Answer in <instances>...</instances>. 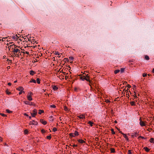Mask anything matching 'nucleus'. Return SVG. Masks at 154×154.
I'll use <instances>...</instances> for the list:
<instances>
[{
    "mask_svg": "<svg viewBox=\"0 0 154 154\" xmlns=\"http://www.w3.org/2000/svg\"><path fill=\"white\" fill-rule=\"evenodd\" d=\"M89 76L88 75H86V77L84 76V77L81 76L80 77V79L82 81H84V80H86L87 81H90L89 79H88Z\"/></svg>",
    "mask_w": 154,
    "mask_h": 154,
    "instance_id": "obj_1",
    "label": "nucleus"
},
{
    "mask_svg": "<svg viewBox=\"0 0 154 154\" xmlns=\"http://www.w3.org/2000/svg\"><path fill=\"white\" fill-rule=\"evenodd\" d=\"M33 94L32 92H30V93H29L28 94V95L27 96V98L28 100L29 101H31L32 100V98L31 95H32Z\"/></svg>",
    "mask_w": 154,
    "mask_h": 154,
    "instance_id": "obj_2",
    "label": "nucleus"
},
{
    "mask_svg": "<svg viewBox=\"0 0 154 154\" xmlns=\"http://www.w3.org/2000/svg\"><path fill=\"white\" fill-rule=\"evenodd\" d=\"M37 125L38 124V122H37L33 120L32 122H30V125Z\"/></svg>",
    "mask_w": 154,
    "mask_h": 154,
    "instance_id": "obj_3",
    "label": "nucleus"
},
{
    "mask_svg": "<svg viewBox=\"0 0 154 154\" xmlns=\"http://www.w3.org/2000/svg\"><path fill=\"white\" fill-rule=\"evenodd\" d=\"M25 104H28L30 106L33 105V103L32 102H30L27 101H24L23 102Z\"/></svg>",
    "mask_w": 154,
    "mask_h": 154,
    "instance_id": "obj_4",
    "label": "nucleus"
},
{
    "mask_svg": "<svg viewBox=\"0 0 154 154\" xmlns=\"http://www.w3.org/2000/svg\"><path fill=\"white\" fill-rule=\"evenodd\" d=\"M140 125L142 127L145 126L146 125L145 124L142 120H141L140 119Z\"/></svg>",
    "mask_w": 154,
    "mask_h": 154,
    "instance_id": "obj_5",
    "label": "nucleus"
},
{
    "mask_svg": "<svg viewBox=\"0 0 154 154\" xmlns=\"http://www.w3.org/2000/svg\"><path fill=\"white\" fill-rule=\"evenodd\" d=\"M78 117L80 119H84L85 118V116L83 114L81 115L78 116Z\"/></svg>",
    "mask_w": 154,
    "mask_h": 154,
    "instance_id": "obj_6",
    "label": "nucleus"
},
{
    "mask_svg": "<svg viewBox=\"0 0 154 154\" xmlns=\"http://www.w3.org/2000/svg\"><path fill=\"white\" fill-rule=\"evenodd\" d=\"M20 50L18 49H14L13 51V52L14 53H17L18 52H19V53H20Z\"/></svg>",
    "mask_w": 154,
    "mask_h": 154,
    "instance_id": "obj_7",
    "label": "nucleus"
},
{
    "mask_svg": "<svg viewBox=\"0 0 154 154\" xmlns=\"http://www.w3.org/2000/svg\"><path fill=\"white\" fill-rule=\"evenodd\" d=\"M40 122L43 125H45L47 123L46 122L44 121L43 119H41L40 120Z\"/></svg>",
    "mask_w": 154,
    "mask_h": 154,
    "instance_id": "obj_8",
    "label": "nucleus"
},
{
    "mask_svg": "<svg viewBox=\"0 0 154 154\" xmlns=\"http://www.w3.org/2000/svg\"><path fill=\"white\" fill-rule=\"evenodd\" d=\"M17 89L20 91H23L24 89L22 87H20L18 88H17Z\"/></svg>",
    "mask_w": 154,
    "mask_h": 154,
    "instance_id": "obj_9",
    "label": "nucleus"
},
{
    "mask_svg": "<svg viewBox=\"0 0 154 154\" xmlns=\"http://www.w3.org/2000/svg\"><path fill=\"white\" fill-rule=\"evenodd\" d=\"M32 113H33L34 115H36L37 113V110L35 109H34L33 110V112Z\"/></svg>",
    "mask_w": 154,
    "mask_h": 154,
    "instance_id": "obj_10",
    "label": "nucleus"
},
{
    "mask_svg": "<svg viewBox=\"0 0 154 154\" xmlns=\"http://www.w3.org/2000/svg\"><path fill=\"white\" fill-rule=\"evenodd\" d=\"M78 141L80 143H85V142L82 140V139H79L78 140Z\"/></svg>",
    "mask_w": 154,
    "mask_h": 154,
    "instance_id": "obj_11",
    "label": "nucleus"
},
{
    "mask_svg": "<svg viewBox=\"0 0 154 154\" xmlns=\"http://www.w3.org/2000/svg\"><path fill=\"white\" fill-rule=\"evenodd\" d=\"M18 37L17 36V35H15L13 36V38L15 40H17L18 38Z\"/></svg>",
    "mask_w": 154,
    "mask_h": 154,
    "instance_id": "obj_12",
    "label": "nucleus"
},
{
    "mask_svg": "<svg viewBox=\"0 0 154 154\" xmlns=\"http://www.w3.org/2000/svg\"><path fill=\"white\" fill-rule=\"evenodd\" d=\"M120 133H121L123 135V136L125 137V138L127 140H128V137L125 134L122 133L121 132H120Z\"/></svg>",
    "mask_w": 154,
    "mask_h": 154,
    "instance_id": "obj_13",
    "label": "nucleus"
},
{
    "mask_svg": "<svg viewBox=\"0 0 154 154\" xmlns=\"http://www.w3.org/2000/svg\"><path fill=\"white\" fill-rule=\"evenodd\" d=\"M145 59L147 60H149V58L148 56L146 55L145 56Z\"/></svg>",
    "mask_w": 154,
    "mask_h": 154,
    "instance_id": "obj_14",
    "label": "nucleus"
},
{
    "mask_svg": "<svg viewBox=\"0 0 154 154\" xmlns=\"http://www.w3.org/2000/svg\"><path fill=\"white\" fill-rule=\"evenodd\" d=\"M53 89L54 91H56L58 89V88L56 86H54L53 88Z\"/></svg>",
    "mask_w": 154,
    "mask_h": 154,
    "instance_id": "obj_15",
    "label": "nucleus"
},
{
    "mask_svg": "<svg viewBox=\"0 0 154 154\" xmlns=\"http://www.w3.org/2000/svg\"><path fill=\"white\" fill-rule=\"evenodd\" d=\"M35 72L34 71H32V70H31L30 71V74L31 75H33L35 73Z\"/></svg>",
    "mask_w": 154,
    "mask_h": 154,
    "instance_id": "obj_16",
    "label": "nucleus"
},
{
    "mask_svg": "<svg viewBox=\"0 0 154 154\" xmlns=\"http://www.w3.org/2000/svg\"><path fill=\"white\" fill-rule=\"evenodd\" d=\"M150 142L151 143H154V140L153 138H151L150 140Z\"/></svg>",
    "mask_w": 154,
    "mask_h": 154,
    "instance_id": "obj_17",
    "label": "nucleus"
},
{
    "mask_svg": "<svg viewBox=\"0 0 154 154\" xmlns=\"http://www.w3.org/2000/svg\"><path fill=\"white\" fill-rule=\"evenodd\" d=\"M120 70L119 69L116 70L114 71V73L115 74H116L118 73V72H120Z\"/></svg>",
    "mask_w": 154,
    "mask_h": 154,
    "instance_id": "obj_18",
    "label": "nucleus"
},
{
    "mask_svg": "<svg viewBox=\"0 0 154 154\" xmlns=\"http://www.w3.org/2000/svg\"><path fill=\"white\" fill-rule=\"evenodd\" d=\"M29 82H33L34 83H36V81L35 80L33 79H31V81H30Z\"/></svg>",
    "mask_w": 154,
    "mask_h": 154,
    "instance_id": "obj_19",
    "label": "nucleus"
},
{
    "mask_svg": "<svg viewBox=\"0 0 154 154\" xmlns=\"http://www.w3.org/2000/svg\"><path fill=\"white\" fill-rule=\"evenodd\" d=\"M88 124H89L91 126H92L93 123L91 121H90L88 122Z\"/></svg>",
    "mask_w": 154,
    "mask_h": 154,
    "instance_id": "obj_20",
    "label": "nucleus"
},
{
    "mask_svg": "<svg viewBox=\"0 0 154 154\" xmlns=\"http://www.w3.org/2000/svg\"><path fill=\"white\" fill-rule=\"evenodd\" d=\"M144 149H145V150L147 152H149V149L147 147H144Z\"/></svg>",
    "mask_w": 154,
    "mask_h": 154,
    "instance_id": "obj_21",
    "label": "nucleus"
},
{
    "mask_svg": "<svg viewBox=\"0 0 154 154\" xmlns=\"http://www.w3.org/2000/svg\"><path fill=\"white\" fill-rule=\"evenodd\" d=\"M110 150L111 152L112 153H114L115 152V150L113 148H111Z\"/></svg>",
    "mask_w": 154,
    "mask_h": 154,
    "instance_id": "obj_22",
    "label": "nucleus"
},
{
    "mask_svg": "<svg viewBox=\"0 0 154 154\" xmlns=\"http://www.w3.org/2000/svg\"><path fill=\"white\" fill-rule=\"evenodd\" d=\"M43 112H44V111H43L42 110H39V111L38 113L39 114H41L42 113H43Z\"/></svg>",
    "mask_w": 154,
    "mask_h": 154,
    "instance_id": "obj_23",
    "label": "nucleus"
},
{
    "mask_svg": "<svg viewBox=\"0 0 154 154\" xmlns=\"http://www.w3.org/2000/svg\"><path fill=\"white\" fill-rule=\"evenodd\" d=\"M74 134L75 136H77L79 135L78 132L76 131L75 132Z\"/></svg>",
    "mask_w": 154,
    "mask_h": 154,
    "instance_id": "obj_24",
    "label": "nucleus"
},
{
    "mask_svg": "<svg viewBox=\"0 0 154 154\" xmlns=\"http://www.w3.org/2000/svg\"><path fill=\"white\" fill-rule=\"evenodd\" d=\"M24 132V133L25 134H27L28 133V131L26 129L25 130Z\"/></svg>",
    "mask_w": 154,
    "mask_h": 154,
    "instance_id": "obj_25",
    "label": "nucleus"
},
{
    "mask_svg": "<svg viewBox=\"0 0 154 154\" xmlns=\"http://www.w3.org/2000/svg\"><path fill=\"white\" fill-rule=\"evenodd\" d=\"M53 131L54 132H55L57 131V129L56 128L54 127L53 128Z\"/></svg>",
    "mask_w": 154,
    "mask_h": 154,
    "instance_id": "obj_26",
    "label": "nucleus"
},
{
    "mask_svg": "<svg viewBox=\"0 0 154 154\" xmlns=\"http://www.w3.org/2000/svg\"><path fill=\"white\" fill-rule=\"evenodd\" d=\"M124 69H125L124 68H121V70H120L121 72V73L123 72L124 71Z\"/></svg>",
    "mask_w": 154,
    "mask_h": 154,
    "instance_id": "obj_27",
    "label": "nucleus"
},
{
    "mask_svg": "<svg viewBox=\"0 0 154 154\" xmlns=\"http://www.w3.org/2000/svg\"><path fill=\"white\" fill-rule=\"evenodd\" d=\"M6 111L8 113H10L12 112L11 111H10L9 109H6Z\"/></svg>",
    "mask_w": 154,
    "mask_h": 154,
    "instance_id": "obj_28",
    "label": "nucleus"
},
{
    "mask_svg": "<svg viewBox=\"0 0 154 154\" xmlns=\"http://www.w3.org/2000/svg\"><path fill=\"white\" fill-rule=\"evenodd\" d=\"M54 54L55 55H59L60 54H59V53L58 52H57V51H55V52H54Z\"/></svg>",
    "mask_w": 154,
    "mask_h": 154,
    "instance_id": "obj_29",
    "label": "nucleus"
},
{
    "mask_svg": "<svg viewBox=\"0 0 154 154\" xmlns=\"http://www.w3.org/2000/svg\"><path fill=\"white\" fill-rule=\"evenodd\" d=\"M111 131H112V134H115V132H114V130L113 129H111Z\"/></svg>",
    "mask_w": 154,
    "mask_h": 154,
    "instance_id": "obj_30",
    "label": "nucleus"
},
{
    "mask_svg": "<svg viewBox=\"0 0 154 154\" xmlns=\"http://www.w3.org/2000/svg\"><path fill=\"white\" fill-rule=\"evenodd\" d=\"M128 154H132V152H131V150H128Z\"/></svg>",
    "mask_w": 154,
    "mask_h": 154,
    "instance_id": "obj_31",
    "label": "nucleus"
},
{
    "mask_svg": "<svg viewBox=\"0 0 154 154\" xmlns=\"http://www.w3.org/2000/svg\"><path fill=\"white\" fill-rule=\"evenodd\" d=\"M50 107H52V108H55L56 107V106L55 105H51L50 106Z\"/></svg>",
    "mask_w": 154,
    "mask_h": 154,
    "instance_id": "obj_32",
    "label": "nucleus"
},
{
    "mask_svg": "<svg viewBox=\"0 0 154 154\" xmlns=\"http://www.w3.org/2000/svg\"><path fill=\"white\" fill-rule=\"evenodd\" d=\"M37 82L38 83V84L40 83V80L38 79V78L37 79Z\"/></svg>",
    "mask_w": 154,
    "mask_h": 154,
    "instance_id": "obj_33",
    "label": "nucleus"
},
{
    "mask_svg": "<svg viewBox=\"0 0 154 154\" xmlns=\"http://www.w3.org/2000/svg\"><path fill=\"white\" fill-rule=\"evenodd\" d=\"M41 132H42V133H45V130H44L42 129L41 130Z\"/></svg>",
    "mask_w": 154,
    "mask_h": 154,
    "instance_id": "obj_34",
    "label": "nucleus"
},
{
    "mask_svg": "<svg viewBox=\"0 0 154 154\" xmlns=\"http://www.w3.org/2000/svg\"><path fill=\"white\" fill-rule=\"evenodd\" d=\"M147 75V74L146 73H143V77H145Z\"/></svg>",
    "mask_w": 154,
    "mask_h": 154,
    "instance_id": "obj_35",
    "label": "nucleus"
},
{
    "mask_svg": "<svg viewBox=\"0 0 154 154\" xmlns=\"http://www.w3.org/2000/svg\"><path fill=\"white\" fill-rule=\"evenodd\" d=\"M51 137L50 136H47V138L48 139H50Z\"/></svg>",
    "mask_w": 154,
    "mask_h": 154,
    "instance_id": "obj_36",
    "label": "nucleus"
},
{
    "mask_svg": "<svg viewBox=\"0 0 154 154\" xmlns=\"http://www.w3.org/2000/svg\"><path fill=\"white\" fill-rule=\"evenodd\" d=\"M23 92L24 93V91H20V92L19 93V94H22V93Z\"/></svg>",
    "mask_w": 154,
    "mask_h": 154,
    "instance_id": "obj_37",
    "label": "nucleus"
},
{
    "mask_svg": "<svg viewBox=\"0 0 154 154\" xmlns=\"http://www.w3.org/2000/svg\"><path fill=\"white\" fill-rule=\"evenodd\" d=\"M0 115L1 116H6V115L5 114H4L2 113H0Z\"/></svg>",
    "mask_w": 154,
    "mask_h": 154,
    "instance_id": "obj_38",
    "label": "nucleus"
},
{
    "mask_svg": "<svg viewBox=\"0 0 154 154\" xmlns=\"http://www.w3.org/2000/svg\"><path fill=\"white\" fill-rule=\"evenodd\" d=\"M31 114L32 117H35V115H34L33 113H31Z\"/></svg>",
    "mask_w": 154,
    "mask_h": 154,
    "instance_id": "obj_39",
    "label": "nucleus"
},
{
    "mask_svg": "<svg viewBox=\"0 0 154 154\" xmlns=\"http://www.w3.org/2000/svg\"><path fill=\"white\" fill-rule=\"evenodd\" d=\"M70 135L72 137H74V136L73 135V134L72 133H70Z\"/></svg>",
    "mask_w": 154,
    "mask_h": 154,
    "instance_id": "obj_40",
    "label": "nucleus"
},
{
    "mask_svg": "<svg viewBox=\"0 0 154 154\" xmlns=\"http://www.w3.org/2000/svg\"><path fill=\"white\" fill-rule=\"evenodd\" d=\"M69 58L72 60H73V58L72 57H69Z\"/></svg>",
    "mask_w": 154,
    "mask_h": 154,
    "instance_id": "obj_41",
    "label": "nucleus"
},
{
    "mask_svg": "<svg viewBox=\"0 0 154 154\" xmlns=\"http://www.w3.org/2000/svg\"><path fill=\"white\" fill-rule=\"evenodd\" d=\"M8 85L9 86H11V84L10 82H9L8 83Z\"/></svg>",
    "mask_w": 154,
    "mask_h": 154,
    "instance_id": "obj_42",
    "label": "nucleus"
},
{
    "mask_svg": "<svg viewBox=\"0 0 154 154\" xmlns=\"http://www.w3.org/2000/svg\"><path fill=\"white\" fill-rule=\"evenodd\" d=\"M6 93L7 94H10V92H9V91H7Z\"/></svg>",
    "mask_w": 154,
    "mask_h": 154,
    "instance_id": "obj_43",
    "label": "nucleus"
},
{
    "mask_svg": "<svg viewBox=\"0 0 154 154\" xmlns=\"http://www.w3.org/2000/svg\"><path fill=\"white\" fill-rule=\"evenodd\" d=\"M67 109H67V107H65V110L66 111H67Z\"/></svg>",
    "mask_w": 154,
    "mask_h": 154,
    "instance_id": "obj_44",
    "label": "nucleus"
},
{
    "mask_svg": "<svg viewBox=\"0 0 154 154\" xmlns=\"http://www.w3.org/2000/svg\"><path fill=\"white\" fill-rule=\"evenodd\" d=\"M24 115L25 116H28V115L26 113H25L24 114Z\"/></svg>",
    "mask_w": 154,
    "mask_h": 154,
    "instance_id": "obj_45",
    "label": "nucleus"
},
{
    "mask_svg": "<svg viewBox=\"0 0 154 154\" xmlns=\"http://www.w3.org/2000/svg\"><path fill=\"white\" fill-rule=\"evenodd\" d=\"M139 137H140V138H142V139H144L145 138L143 137H142V136H140Z\"/></svg>",
    "mask_w": 154,
    "mask_h": 154,
    "instance_id": "obj_46",
    "label": "nucleus"
},
{
    "mask_svg": "<svg viewBox=\"0 0 154 154\" xmlns=\"http://www.w3.org/2000/svg\"><path fill=\"white\" fill-rule=\"evenodd\" d=\"M77 145H74L73 146L74 147H76V146H77Z\"/></svg>",
    "mask_w": 154,
    "mask_h": 154,
    "instance_id": "obj_47",
    "label": "nucleus"
},
{
    "mask_svg": "<svg viewBox=\"0 0 154 154\" xmlns=\"http://www.w3.org/2000/svg\"><path fill=\"white\" fill-rule=\"evenodd\" d=\"M132 105H134V102H132Z\"/></svg>",
    "mask_w": 154,
    "mask_h": 154,
    "instance_id": "obj_48",
    "label": "nucleus"
},
{
    "mask_svg": "<svg viewBox=\"0 0 154 154\" xmlns=\"http://www.w3.org/2000/svg\"><path fill=\"white\" fill-rule=\"evenodd\" d=\"M152 72L154 73V68L153 69V70H152Z\"/></svg>",
    "mask_w": 154,
    "mask_h": 154,
    "instance_id": "obj_49",
    "label": "nucleus"
},
{
    "mask_svg": "<svg viewBox=\"0 0 154 154\" xmlns=\"http://www.w3.org/2000/svg\"><path fill=\"white\" fill-rule=\"evenodd\" d=\"M8 38V37H6L3 38H4V39H6V38Z\"/></svg>",
    "mask_w": 154,
    "mask_h": 154,
    "instance_id": "obj_50",
    "label": "nucleus"
},
{
    "mask_svg": "<svg viewBox=\"0 0 154 154\" xmlns=\"http://www.w3.org/2000/svg\"><path fill=\"white\" fill-rule=\"evenodd\" d=\"M3 39H4V38H2V39H0V41L2 40V41H4V40H3Z\"/></svg>",
    "mask_w": 154,
    "mask_h": 154,
    "instance_id": "obj_51",
    "label": "nucleus"
},
{
    "mask_svg": "<svg viewBox=\"0 0 154 154\" xmlns=\"http://www.w3.org/2000/svg\"><path fill=\"white\" fill-rule=\"evenodd\" d=\"M13 45H14V46H15V45H11L10 46V47H11V46H12Z\"/></svg>",
    "mask_w": 154,
    "mask_h": 154,
    "instance_id": "obj_52",
    "label": "nucleus"
},
{
    "mask_svg": "<svg viewBox=\"0 0 154 154\" xmlns=\"http://www.w3.org/2000/svg\"><path fill=\"white\" fill-rule=\"evenodd\" d=\"M29 118L30 119H31V116H29Z\"/></svg>",
    "mask_w": 154,
    "mask_h": 154,
    "instance_id": "obj_53",
    "label": "nucleus"
},
{
    "mask_svg": "<svg viewBox=\"0 0 154 154\" xmlns=\"http://www.w3.org/2000/svg\"><path fill=\"white\" fill-rule=\"evenodd\" d=\"M115 123H117V121H115Z\"/></svg>",
    "mask_w": 154,
    "mask_h": 154,
    "instance_id": "obj_54",
    "label": "nucleus"
},
{
    "mask_svg": "<svg viewBox=\"0 0 154 154\" xmlns=\"http://www.w3.org/2000/svg\"><path fill=\"white\" fill-rule=\"evenodd\" d=\"M17 82V80H16L14 82V83H16V82Z\"/></svg>",
    "mask_w": 154,
    "mask_h": 154,
    "instance_id": "obj_55",
    "label": "nucleus"
},
{
    "mask_svg": "<svg viewBox=\"0 0 154 154\" xmlns=\"http://www.w3.org/2000/svg\"><path fill=\"white\" fill-rule=\"evenodd\" d=\"M43 90L44 92H45V90H44V89H43Z\"/></svg>",
    "mask_w": 154,
    "mask_h": 154,
    "instance_id": "obj_56",
    "label": "nucleus"
},
{
    "mask_svg": "<svg viewBox=\"0 0 154 154\" xmlns=\"http://www.w3.org/2000/svg\"><path fill=\"white\" fill-rule=\"evenodd\" d=\"M28 41H30V39H28Z\"/></svg>",
    "mask_w": 154,
    "mask_h": 154,
    "instance_id": "obj_57",
    "label": "nucleus"
},
{
    "mask_svg": "<svg viewBox=\"0 0 154 154\" xmlns=\"http://www.w3.org/2000/svg\"><path fill=\"white\" fill-rule=\"evenodd\" d=\"M26 53L27 54H28V52H26Z\"/></svg>",
    "mask_w": 154,
    "mask_h": 154,
    "instance_id": "obj_58",
    "label": "nucleus"
},
{
    "mask_svg": "<svg viewBox=\"0 0 154 154\" xmlns=\"http://www.w3.org/2000/svg\"><path fill=\"white\" fill-rule=\"evenodd\" d=\"M9 61H11V60H9Z\"/></svg>",
    "mask_w": 154,
    "mask_h": 154,
    "instance_id": "obj_59",
    "label": "nucleus"
},
{
    "mask_svg": "<svg viewBox=\"0 0 154 154\" xmlns=\"http://www.w3.org/2000/svg\"><path fill=\"white\" fill-rule=\"evenodd\" d=\"M59 57H60V56H58Z\"/></svg>",
    "mask_w": 154,
    "mask_h": 154,
    "instance_id": "obj_60",
    "label": "nucleus"
},
{
    "mask_svg": "<svg viewBox=\"0 0 154 154\" xmlns=\"http://www.w3.org/2000/svg\"><path fill=\"white\" fill-rule=\"evenodd\" d=\"M50 117L52 118V116H51V117Z\"/></svg>",
    "mask_w": 154,
    "mask_h": 154,
    "instance_id": "obj_61",
    "label": "nucleus"
},
{
    "mask_svg": "<svg viewBox=\"0 0 154 154\" xmlns=\"http://www.w3.org/2000/svg\"><path fill=\"white\" fill-rule=\"evenodd\" d=\"M13 154H16V153H14Z\"/></svg>",
    "mask_w": 154,
    "mask_h": 154,
    "instance_id": "obj_62",
    "label": "nucleus"
}]
</instances>
